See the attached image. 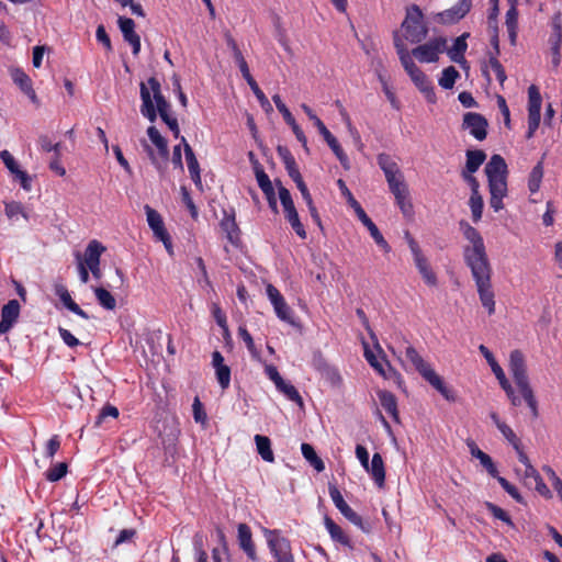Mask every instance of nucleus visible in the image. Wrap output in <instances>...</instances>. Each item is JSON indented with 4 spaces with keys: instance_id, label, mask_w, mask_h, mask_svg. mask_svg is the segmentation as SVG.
Masks as SVG:
<instances>
[{
    "instance_id": "393cba45",
    "label": "nucleus",
    "mask_w": 562,
    "mask_h": 562,
    "mask_svg": "<svg viewBox=\"0 0 562 562\" xmlns=\"http://www.w3.org/2000/svg\"><path fill=\"white\" fill-rule=\"evenodd\" d=\"M317 130L323 135L324 139L328 144V146L331 148L334 154L337 156L341 165L348 169V156L344 153L341 146L339 145L336 137L329 132V130L326 127V125L323 123L322 120H317Z\"/></svg>"
},
{
    "instance_id": "0eeeda50",
    "label": "nucleus",
    "mask_w": 562,
    "mask_h": 562,
    "mask_svg": "<svg viewBox=\"0 0 562 562\" xmlns=\"http://www.w3.org/2000/svg\"><path fill=\"white\" fill-rule=\"evenodd\" d=\"M404 238L408 245V248L412 252L414 265L423 278L424 282L428 286H437L438 278L434 269L431 268L428 258L423 252L417 240L412 236L409 231L404 232Z\"/></svg>"
},
{
    "instance_id": "a19ab883",
    "label": "nucleus",
    "mask_w": 562,
    "mask_h": 562,
    "mask_svg": "<svg viewBox=\"0 0 562 562\" xmlns=\"http://www.w3.org/2000/svg\"><path fill=\"white\" fill-rule=\"evenodd\" d=\"M376 162L382 169L384 176H391L401 171L397 162L389 154H379L376 157Z\"/></svg>"
},
{
    "instance_id": "7c9ffc66",
    "label": "nucleus",
    "mask_w": 562,
    "mask_h": 562,
    "mask_svg": "<svg viewBox=\"0 0 562 562\" xmlns=\"http://www.w3.org/2000/svg\"><path fill=\"white\" fill-rule=\"evenodd\" d=\"M525 480H532L535 482L536 492L546 499H551L553 494L548 485L544 483L542 476L535 467H528L524 473Z\"/></svg>"
},
{
    "instance_id": "a18cd8bd",
    "label": "nucleus",
    "mask_w": 562,
    "mask_h": 562,
    "mask_svg": "<svg viewBox=\"0 0 562 562\" xmlns=\"http://www.w3.org/2000/svg\"><path fill=\"white\" fill-rule=\"evenodd\" d=\"M95 297L101 306L106 310H114L116 306V301L114 296L104 288H95L94 289Z\"/></svg>"
},
{
    "instance_id": "09e8293b",
    "label": "nucleus",
    "mask_w": 562,
    "mask_h": 562,
    "mask_svg": "<svg viewBox=\"0 0 562 562\" xmlns=\"http://www.w3.org/2000/svg\"><path fill=\"white\" fill-rule=\"evenodd\" d=\"M469 205L472 213V220L474 223H477L482 218L483 213V198L481 194H471L469 200Z\"/></svg>"
},
{
    "instance_id": "1a4fd4ad",
    "label": "nucleus",
    "mask_w": 562,
    "mask_h": 562,
    "mask_svg": "<svg viewBox=\"0 0 562 562\" xmlns=\"http://www.w3.org/2000/svg\"><path fill=\"white\" fill-rule=\"evenodd\" d=\"M277 184L279 186V198L283 206L284 216L286 221L290 223L291 227L296 233V235L300 238L305 239L306 231L304 228V225L300 221L290 191L281 184V181L278 180Z\"/></svg>"
},
{
    "instance_id": "680f3d73",
    "label": "nucleus",
    "mask_w": 562,
    "mask_h": 562,
    "mask_svg": "<svg viewBox=\"0 0 562 562\" xmlns=\"http://www.w3.org/2000/svg\"><path fill=\"white\" fill-rule=\"evenodd\" d=\"M246 82L248 83L251 91L254 92V94L256 95L258 101L260 102L261 106L271 110V104H270L269 100L267 99L263 91L259 88V86H258L257 81L254 79V77L247 78Z\"/></svg>"
},
{
    "instance_id": "c85d7f7f",
    "label": "nucleus",
    "mask_w": 562,
    "mask_h": 562,
    "mask_svg": "<svg viewBox=\"0 0 562 562\" xmlns=\"http://www.w3.org/2000/svg\"><path fill=\"white\" fill-rule=\"evenodd\" d=\"M378 397L382 408L391 416L394 423L400 424L396 396L390 391H380Z\"/></svg>"
},
{
    "instance_id": "0e129e2a",
    "label": "nucleus",
    "mask_w": 562,
    "mask_h": 562,
    "mask_svg": "<svg viewBox=\"0 0 562 562\" xmlns=\"http://www.w3.org/2000/svg\"><path fill=\"white\" fill-rule=\"evenodd\" d=\"M497 482L501 484V486L517 502V503H524V497L519 493L518 488L513 485L509 481H507L505 477L498 475L495 477Z\"/></svg>"
},
{
    "instance_id": "7ed1b4c3",
    "label": "nucleus",
    "mask_w": 562,
    "mask_h": 562,
    "mask_svg": "<svg viewBox=\"0 0 562 562\" xmlns=\"http://www.w3.org/2000/svg\"><path fill=\"white\" fill-rule=\"evenodd\" d=\"M405 357L414 366L415 370L448 402H456L457 395L453 390L448 387L442 378L436 373L431 366L426 362L413 346L405 348Z\"/></svg>"
},
{
    "instance_id": "423d86ee",
    "label": "nucleus",
    "mask_w": 562,
    "mask_h": 562,
    "mask_svg": "<svg viewBox=\"0 0 562 562\" xmlns=\"http://www.w3.org/2000/svg\"><path fill=\"white\" fill-rule=\"evenodd\" d=\"M482 305L490 315L495 313V294L492 288V267L470 269Z\"/></svg>"
},
{
    "instance_id": "774afa93",
    "label": "nucleus",
    "mask_w": 562,
    "mask_h": 562,
    "mask_svg": "<svg viewBox=\"0 0 562 562\" xmlns=\"http://www.w3.org/2000/svg\"><path fill=\"white\" fill-rule=\"evenodd\" d=\"M272 101L274 102L278 111L282 114L284 121L286 124H294V116L285 105V103L282 101L281 97L279 94H274L272 97Z\"/></svg>"
},
{
    "instance_id": "e2e57ef3",
    "label": "nucleus",
    "mask_w": 562,
    "mask_h": 562,
    "mask_svg": "<svg viewBox=\"0 0 562 562\" xmlns=\"http://www.w3.org/2000/svg\"><path fill=\"white\" fill-rule=\"evenodd\" d=\"M216 380L222 387V390H226L231 384V368L228 366H222L215 369Z\"/></svg>"
},
{
    "instance_id": "052dcab7",
    "label": "nucleus",
    "mask_w": 562,
    "mask_h": 562,
    "mask_svg": "<svg viewBox=\"0 0 562 562\" xmlns=\"http://www.w3.org/2000/svg\"><path fill=\"white\" fill-rule=\"evenodd\" d=\"M119 415L120 412L117 407L108 403L101 408L99 415L97 416L94 427H100L106 417L117 418Z\"/></svg>"
},
{
    "instance_id": "473e14b6",
    "label": "nucleus",
    "mask_w": 562,
    "mask_h": 562,
    "mask_svg": "<svg viewBox=\"0 0 562 562\" xmlns=\"http://www.w3.org/2000/svg\"><path fill=\"white\" fill-rule=\"evenodd\" d=\"M487 179L506 177L507 165L501 155H493L485 166Z\"/></svg>"
},
{
    "instance_id": "5fc2aeb1",
    "label": "nucleus",
    "mask_w": 562,
    "mask_h": 562,
    "mask_svg": "<svg viewBox=\"0 0 562 562\" xmlns=\"http://www.w3.org/2000/svg\"><path fill=\"white\" fill-rule=\"evenodd\" d=\"M68 472V465L66 462H59L56 465L48 469L45 473V477L49 482H57L63 479Z\"/></svg>"
},
{
    "instance_id": "c9c22d12",
    "label": "nucleus",
    "mask_w": 562,
    "mask_h": 562,
    "mask_svg": "<svg viewBox=\"0 0 562 562\" xmlns=\"http://www.w3.org/2000/svg\"><path fill=\"white\" fill-rule=\"evenodd\" d=\"M467 161L462 172H476L486 159V154L481 149H469L465 153Z\"/></svg>"
},
{
    "instance_id": "4d7b16f0",
    "label": "nucleus",
    "mask_w": 562,
    "mask_h": 562,
    "mask_svg": "<svg viewBox=\"0 0 562 562\" xmlns=\"http://www.w3.org/2000/svg\"><path fill=\"white\" fill-rule=\"evenodd\" d=\"M498 56L499 55H496V53H490L488 54V64H490L491 68L493 69V71L495 72L496 79L498 80V82L501 85H503L505 82V80L507 79V76H506L503 65L498 60Z\"/></svg>"
},
{
    "instance_id": "bb28decb",
    "label": "nucleus",
    "mask_w": 562,
    "mask_h": 562,
    "mask_svg": "<svg viewBox=\"0 0 562 562\" xmlns=\"http://www.w3.org/2000/svg\"><path fill=\"white\" fill-rule=\"evenodd\" d=\"M183 144L184 156L192 181L199 186L201 184L200 165L195 157L192 147L188 144L186 137H181Z\"/></svg>"
},
{
    "instance_id": "c03bdc74",
    "label": "nucleus",
    "mask_w": 562,
    "mask_h": 562,
    "mask_svg": "<svg viewBox=\"0 0 562 562\" xmlns=\"http://www.w3.org/2000/svg\"><path fill=\"white\" fill-rule=\"evenodd\" d=\"M517 24H518V12H517V9L513 5L506 12V27H507V31H508L510 43L513 45L516 44Z\"/></svg>"
},
{
    "instance_id": "79ce46f5",
    "label": "nucleus",
    "mask_w": 562,
    "mask_h": 562,
    "mask_svg": "<svg viewBox=\"0 0 562 562\" xmlns=\"http://www.w3.org/2000/svg\"><path fill=\"white\" fill-rule=\"evenodd\" d=\"M543 178V165L539 161L530 171L528 177V189L530 193L539 191Z\"/></svg>"
},
{
    "instance_id": "2f4dec72",
    "label": "nucleus",
    "mask_w": 562,
    "mask_h": 562,
    "mask_svg": "<svg viewBox=\"0 0 562 562\" xmlns=\"http://www.w3.org/2000/svg\"><path fill=\"white\" fill-rule=\"evenodd\" d=\"M56 294L59 296L63 304L72 313L83 319H89V315L72 300L69 291L64 285L56 286Z\"/></svg>"
},
{
    "instance_id": "3c124183",
    "label": "nucleus",
    "mask_w": 562,
    "mask_h": 562,
    "mask_svg": "<svg viewBox=\"0 0 562 562\" xmlns=\"http://www.w3.org/2000/svg\"><path fill=\"white\" fill-rule=\"evenodd\" d=\"M278 391L282 392L290 401L303 405L302 396L294 385L282 380V384L276 386Z\"/></svg>"
},
{
    "instance_id": "39448f33",
    "label": "nucleus",
    "mask_w": 562,
    "mask_h": 562,
    "mask_svg": "<svg viewBox=\"0 0 562 562\" xmlns=\"http://www.w3.org/2000/svg\"><path fill=\"white\" fill-rule=\"evenodd\" d=\"M403 36L412 44H419L428 35V26L424 21V14L416 4L406 9V16L402 22Z\"/></svg>"
},
{
    "instance_id": "f8f14e48",
    "label": "nucleus",
    "mask_w": 562,
    "mask_h": 562,
    "mask_svg": "<svg viewBox=\"0 0 562 562\" xmlns=\"http://www.w3.org/2000/svg\"><path fill=\"white\" fill-rule=\"evenodd\" d=\"M447 49V38L438 36L413 48L412 55L420 63H436L439 54Z\"/></svg>"
},
{
    "instance_id": "aec40b11",
    "label": "nucleus",
    "mask_w": 562,
    "mask_h": 562,
    "mask_svg": "<svg viewBox=\"0 0 562 562\" xmlns=\"http://www.w3.org/2000/svg\"><path fill=\"white\" fill-rule=\"evenodd\" d=\"M20 303L18 300H10L1 308L0 335L8 333L20 316Z\"/></svg>"
},
{
    "instance_id": "603ef678",
    "label": "nucleus",
    "mask_w": 562,
    "mask_h": 562,
    "mask_svg": "<svg viewBox=\"0 0 562 562\" xmlns=\"http://www.w3.org/2000/svg\"><path fill=\"white\" fill-rule=\"evenodd\" d=\"M519 392H520L521 396L524 397L525 402L527 403L528 407L530 408L532 417L537 418L539 416L538 402L536 400V396L533 394L531 386L529 385V386L519 389Z\"/></svg>"
},
{
    "instance_id": "f257e3e1",
    "label": "nucleus",
    "mask_w": 562,
    "mask_h": 562,
    "mask_svg": "<svg viewBox=\"0 0 562 562\" xmlns=\"http://www.w3.org/2000/svg\"><path fill=\"white\" fill-rule=\"evenodd\" d=\"M147 82L149 88L142 82L139 89L142 99L140 113L143 116L150 122H155L157 113H159L160 119L165 123L173 119L170 115V104L161 93L159 80L155 77H150Z\"/></svg>"
},
{
    "instance_id": "cd10ccee",
    "label": "nucleus",
    "mask_w": 562,
    "mask_h": 562,
    "mask_svg": "<svg viewBox=\"0 0 562 562\" xmlns=\"http://www.w3.org/2000/svg\"><path fill=\"white\" fill-rule=\"evenodd\" d=\"M469 37H470V33H468V32L461 34L460 36H458L454 40L453 45L450 48L446 49L449 58L452 61H454L457 64H462L465 61L464 54L468 49L467 40Z\"/></svg>"
},
{
    "instance_id": "ddd939ff",
    "label": "nucleus",
    "mask_w": 562,
    "mask_h": 562,
    "mask_svg": "<svg viewBox=\"0 0 562 562\" xmlns=\"http://www.w3.org/2000/svg\"><path fill=\"white\" fill-rule=\"evenodd\" d=\"M268 547L276 562H294L290 541L278 535L277 530L269 531Z\"/></svg>"
},
{
    "instance_id": "49530a36",
    "label": "nucleus",
    "mask_w": 562,
    "mask_h": 562,
    "mask_svg": "<svg viewBox=\"0 0 562 562\" xmlns=\"http://www.w3.org/2000/svg\"><path fill=\"white\" fill-rule=\"evenodd\" d=\"M256 172V179L258 182L259 188L263 192L265 196L276 193L274 189L272 187L271 180L269 176L266 173V171L261 167H257L255 169Z\"/></svg>"
},
{
    "instance_id": "2eb2a0df",
    "label": "nucleus",
    "mask_w": 562,
    "mask_h": 562,
    "mask_svg": "<svg viewBox=\"0 0 562 562\" xmlns=\"http://www.w3.org/2000/svg\"><path fill=\"white\" fill-rule=\"evenodd\" d=\"M487 120L480 113L467 112L463 115L462 128L468 130L477 140H484L487 136Z\"/></svg>"
},
{
    "instance_id": "4be33fe9",
    "label": "nucleus",
    "mask_w": 562,
    "mask_h": 562,
    "mask_svg": "<svg viewBox=\"0 0 562 562\" xmlns=\"http://www.w3.org/2000/svg\"><path fill=\"white\" fill-rule=\"evenodd\" d=\"M0 159L3 161L9 171L20 180V184L24 190H31L32 179L26 171L21 170L14 157L8 151H0Z\"/></svg>"
},
{
    "instance_id": "a211bd4d",
    "label": "nucleus",
    "mask_w": 562,
    "mask_h": 562,
    "mask_svg": "<svg viewBox=\"0 0 562 562\" xmlns=\"http://www.w3.org/2000/svg\"><path fill=\"white\" fill-rule=\"evenodd\" d=\"M220 227L233 246L238 247L240 245V229L236 223V213L234 207L223 210V217L220 221Z\"/></svg>"
},
{
    "instance_id": "c756f323",
    "label": "nucleus",
    "mask_w": 562,
    "mask_h": 562,
    "mask_svg": "<svg viewBox=\"0 0 562 562\" xmlns=\"http://www.w3.org/2000/svg\"><path fill=\"white\" fill-rule=\"evenodd\" d=\"M146 216H147V223L148 226L154 232V235L156 237H167V229L165 227L164 221L161 215L153 207H150L148 204L144 207Z\"/></svg>"
},
{
    "instance_id": "4468645a",
    "label": "nucleus",
    "mask_w": 562,
    "mask_h": 562,
    "mask_svg": "<svg viewBox=\"0 0 562 562\" xmlns=\"http://www.w3.org/2000/svg\"><path fill=\"white\" fill-rule=\"evenodd\" d=\"M509 371L518 390L530 385L525 356L518 349L513 350L509 355Z\"/></svg>"
},
{
    "instance_id": "864d4df0",
    "label": "nucleus",
    "mask_w": 562,
    "mask_h": 562,
    "mask_svg": "<svg viewBox=\"0 0 562 562\" xmlns=\"http://www.w3.org/2000/svg\"><path fill=\"white\" fill-rule=\"evenodd\" d=\"M356 314L361 323V325L363 326V328L367 330L368 335H369V338L372 340V344L373 346L378 349V351L382 352V348L379 344V340H378V337L376 335L374 334L373 329L371 328L370 326V323H369V319L364 313L363 310L361 308H358L356 311Z\"/></svg>"
},
{
    "instance_id": "69168bd1",
    "label": "nucleus",
    "mask_w": 562,
    "mask_h": 562,
    "mask_svg": "<svg viewBox=\"0 0 562 562\" xmlns=\"http://www.w3.org/2000/svg\"><path fill=\"white\" fill-rule=\"evenodd\" d=\"M497 482L501 484V486L517 502V503H524V497L519 493L518 488L513 485L509 481H507L505 477L498 475L495 477Z\"/></svg>"
},
{
    "instance_id": "4c0bfd02",
    "label": "nucleus",
    "mask_w": 562,
    "mask_h": 562,
    "mask_svg": "<svg viewBox=\"0 0 562 562\" xmlns=\"http://www.w3.org/2000/svg\"><path fill=\"white\" fill-rule=\"evenodd\" d=\"M105 251V247L98 240H91L85 250V265L100 263V257Z\"/></svg>"
},
{
    "instance_id": "72a5a7b5",
    "label": "nucleus",
    "mask_w": 562,
    "mask_h": 562,
    "mask_svg": "<svg viewBox=\"0 0 562 562\" xmlns=\"http://www.w3.org/2000/svg\"><path fill=\"white\" fill-rule=\"evenodd\" d=\"M328 493H329V496H330L333 503L339 509V512L347 519H351V508L349 507L347 502L344 499V496L336 483H334V482L328 483Z\"/></svg>"
},
{
    "instance_id": "9b49d317",
    "label": "nucleus",
    "mask_w": 562,
    "mask_h": 562,
    "mask_svg": "<svg viewBox=\"0 0 562 562\" xmlns=\"http://www.w3.org/2000/svg\"><path fill=\"white\" fill-rule=\"evenodd\" d=\"M541 104L542 98L540 94V90L536 85H531L528 88V130L526 133V138L530 139L533 137L537 132L540 121H541Z\"/></svg>"
},
{
    "instance_id": "f3484780",
    "label": "nucleus",
    "mask_w": 562,
    "mask_h": 562,
    "mask_svg": "<svg viewBox=\"0 0 562 562\" xmlns=\"http://www.w3.org/2000/svg\"><path fill=\"white\" fill-rule=\"evenodd\" d=\"M267 295L274 308L277 316L289 324H293L292 311L280 291L272 284L266 288Z\"/></svg>"
},
{
    "instance_id": "f03ea898",
    "label": "nucleus",
    "mask_w": 562,
    "mask_h": 562,
    "mask_svg": "<svg viewBox=\"0 0 562 562\" xmlns=\"http://www.w3.org/2000/svg\"><path fill=\"white\" fill-rule=\"evenodd\" d=\"M460 227L467 240L471 243L463 248V258L470 269L491 266L483 237L480 232L469 223L461 221Z\"/></svg>"
},
{
    "instance_id": "a878e982",
    "label": "nucleus",
    "mask_w": 562,
    "mask_h": 562,
    "mask_svg": "<svg viewBox=\"0 0 562 562\" xmlns=\"http://www.w3.org/2000/svg\"><path fill=\"white\" fill-rule=\"evenodd\" d=\"M393 41L394 46L396 49V53L398 55V58L401 60L402 66L404 67L406 72L412 71L413 69L417 68V65L413 60L412 53L408 52L404 40L400 36L398 31H395L393 33Z\"/></svg>"
},
{
    "instance_id": "58836bf2",
    "label": "nucleus",
    "mask_w": 562,
    "mask_h": 562,
    "mask_svg": "<svg viewBox=\"0 0 562 562\" xmlns=\"http://www.w3.org/2000/svg\"><path fill=\"white\" fill-rule=\"evenodd\" d=\"M255 442H256L257 451L260 454V457L267 462H273L274 454L271 449V440L269 439V437L262 436V435H256Z\"/></svg>"
},
{
    "instance_id": "e433bc0d",
    "label": "nucleus",
    "mask_w": 562,
    "mask_h": 562,
    "mask_svg": "<svg viewBox=\"0 0 562 562\" xmlns=\"http://www.w3.org/2000/svg\"><path fill=\"white\" fill-rule=\"evenodd\" d=\"M325 527L330 535V538L342 544V546H349V537L344 532L340 526H338L329 516H325L324 518Z\"/></svg>"
},
{
    "instance_id": "20e7f679",
    "label": "nucleus",
    "mask_w": 562,
    "mask_h": 562,
    "mask_svg": "<svg viewBox=\"0 0 562 562\" xmlns=\"http://www.w3.org/2000/svg\"><path fill=\"white\" fill-rule=\"evenodd\" d=\"M363 348V356L374 371L386 380L394 381L398 386L403 383L402 374L396 371L386 360L384 351H378L372 340H367L362 334L359 335Z\"/></svg>"
},
{
    "instance_id": "9d476101",
    "label": "nucleus",
    "mask_w": 562,
    "mask_h": 562,
    "mask_svg": "<svg viewBox=\"0 0 562 562\" xmlns=\"http://www.w3.org/2000/svg\"><path fill=\"white\" fill-rule=\"evenodd\" d=\"M479 350L482 353V356L486 359L487 363L490 364L493 373L495 374L496 379L498 380V383L501 387L505 391L507 397L509 398L510 403L514 406H519L521 404L520 398L515 394V391L513 386L510 385L509 381L507 380L504 370L496 361L494 355L492 351L484 345L479 346Z\"/></svg>"
},
{
    "instance_id": "6ab92c4d",
    "label": "nucleus",
    "mask_w": 562,
    "mask_h": 562,
    "mask_svg": "<svg viewBox=\"0 0 562 562\" xmlns=\"http://www.w3.org/2000/svg\"><path fill=\"white\" fill-rule=\"evenodd\" d=\"M472 8V0H459L450 9L443 10L436 15V20L441 24H454L463 19Z\"/></svg>"
},
{
    "instance_id": "ea45409f",
    "label": "nucleus",
    "mask_w": 562,
    "mask_h": 562,
    "mask_svg": "<svg viewBox=\"0 0 562 562\" xmlns=\"http://www.w3.org/2000/svg\"><path fill=\"white\" fill-rule=\"evenodd\" d=\"M301 451L303 457L317 472H323L325 470V464L323 460L317 456L315 449L310 443H302Z\"/></svg>"
},
{
    "instance_id": "412c9836",
    "label": "nucleus",
    "mask_w": 562,
    "mask_h": 562,
    "mask_svg": "<svg viewBox=\"0 0 562 562\" xmlns=\"http://www.w3.org/2000/svg\"><path fill=\"white\" fill-rule=\"evenodd\" d=\"M9 72L11 79L21 89V91L25 93L33 103H37V95L35 90L33 89L30 76L22 68L19 67L10 68Z\"/></svg>"
},
{
    "instance_id": "8fccbe9b",
    "label": "nucleus",
    "mask_w": 562,
    "mask_h": 562,
    "mask_svg": "<svg viewBox=\"0 0 562 562\" xmlns=\"http://www.w3.org/2000/svg\"><path fill=\"white\" fill-rule=\"evenodd\" d=\"M555 29V37L551 40V52H552V64L554 67H558L561 63V53H560V44H561V26L559 24L554 25Z\"/></svg>"
},
{
    "instance_id": "dca6fc26",
    "label": "nucleus",
    "mask_w": 562,
    "mask_h": 562,
    "mask_svg": "<svg viewBox=\"0 0 562 562\" xmlns=\"http://www.w3.org/2000/svg\"><path fill=\"white\" fill-rule=\"evenodd\" d=\"M353 212L358 216V218L361 221V223L368 228L371 237L375 241V244L384 251L390 252L391 246L385 240L381 232L379 231L378 226L373 223V221L367 215L362 206L358 201L353 199Z\"/></svg>"
},
{
    "instance_id": "5701e85b",
    "label": "nucleus",
    "mask_w": 562,
    "mask_h": 562,
    "mask_svg": "<svg viewBox=\"0 0 562 562\" xmlns=\"http://www.w3.org/2000/svg\"><path fill=\"white\" fill-rule=\"evenodd\" d=\"M407 75L411 77L412 81L420 90V92L424 93L426 100L429 103H435L436 94L434 91L432 83L428 79V77L424 74V71L417 67V68L413 69L412 71L407 72Z\"/></svg>"
},
{
    "instance_id": "37998d69",
    "label": "nucleus",
    "mask_w": 562,
    "mask_h": 562,
    "mask_svg": "<svg viewBox=\"0 0 562 562\" xmlns=\"http://www.w3.org/2000/svg\"><path fill=\"white\" fill-rule=\"evenodd\" d=\"M394 199L395 204L400 207L403 216L407 220H412L415 215V211L409 196V191H407V193H402Z\"/></svg>"
},
{
    "instance_id": "b1692460",
    "label": "nucleus",
    "mask_w": 562,
    "mask_h": 562,
    "mask_svg": "<svg viewBox=\"0 0 562 562\" xmlns=\"http://www.w3.org/2000/svg\"><path fill=\"white\" fill-rule=\"evenodd\" d=\"M237 540L239 548L246 553V555L252 560H257L256 547L252 540V532L247 524H239L237 527Z\"/></svg>"
},
{
    "instance_id": "bf43d9fd",
    "label": "nucleus",
    "mask_w": 562,
    "mask_h": 562,
    "mask_svg": "<svg viewBox=\"0 0 562 562\" xmlns=\"http://www.w3.org/2000/svg\"><path fill=\"white\" fill-rule=\"evenodd\" d=\"M485 506H486L487 510L493 515L494 518L504 521L508 526H512V527L514 526V522H513L510 516L503 508H501L499 506H497L491 502H486Z\"/></svg>"
},
{
    "instance_id": "6e6d98bb",
    "label": "nucleus",
    "mask_w": 562,
    "mask_h": 562,
    "mask_svg": "<svg viewBox=\"0 0 562 562\" xmlns=\"http://www.w3.org/2000/svg\"><path fill=\"white\" fill-rule=\"evenodd\" d=\"M488 180V189L491 195H506L507 194V181L506 177L492 178Z\"/></svg>"
},
{
    "instance_id": "13d9d810",
    "label": "nucleus",
    "mask_w": 562,
    "mask_h": 562,
    "mask_svg": "<svg viewBox=\"0 0 562 562\" xmlns=\"http://www.w3.org/2000/svg\"><path fill=\"white\" fill-rule=\"evenodd\" d=\"M238 336L246 344V347H247L248 351L250 352V355L254 358H259L260 353H259L258 349L256 348L252 336L250 335V333L248 331L246 326L241 325L238 327Z\"/></svg>"
},
{
    "instance_id": "de8ad7c7",
    "label": "nucleus",
    "mask_w": 562,
    "mask_h": 562,
    "mask_svg": "<svg viewBox=\"0 0 562 562\" xmlns=\"http://www.w3.org/2000/svg\"><path fill=\"white\" fill-rule=\"evenodd\" d=\"M458 77V70L453 66H449L442 70V75L439 79V86L443 89H452Z\"/></svg>"
},
{
    "instance_id": "338daca9",
    "label": "nucleus",
    "mask_w": 562,
    "mask_h": 562,
    "mask_svg": "<svg viewBox=\"0 0 562 562\" xmlns=\"http://www.w3.org/2000/svg\"><path fill=\"white\" fill-rule=\"evenodd\" d=\"M497 482L501 484V486L517 502V503H524V497L519 493L518 488L513 485L509 481H507L505 477L498 475L495 477Z\"/></svg>"
},
{
    "instance_id": "6e6552de",
    "label": "nucleus",
    "mask_w": 562,
    "mask_h": 562,
    "mask_svg": "<svg viewBox=\"0 0 562 562\" xmlns=\"http://www.w3.org/2000/svg\"><path fill=\"white\" fill-rule=\"evenodd\" d=\"M356 457L366 472L371 476L378 487H383L385 484V467L382 456L375 452L369 461V452L366 447L361 445L356 446Z\"/></svg>"
},
{
    "instance_id": "f704fd0d",
    "label": "nucleus",
    "mask_w": 562,
    "mask_h": 562,
    "mask_svg": "<svg viewBox=\"0 0 562 562\" xmlns=\"http://www.w3.org/2000/svg\"><path fill=\"white\" fill-rule=\"evenodd\" d=\"M147 135L151 143L157 147L158 156L166 162L169 158V148L166 138L161 136L155 126H149L147 128Z\"/></svg>"
}]
</instances>
